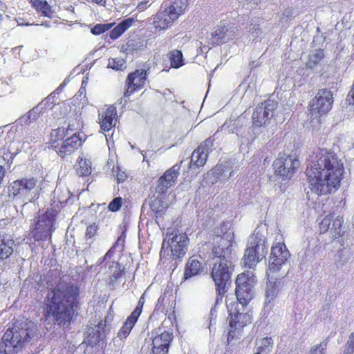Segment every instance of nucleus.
<instances>
[{
    "label": "nucleus",
    "mask_w": 354,
    "mask_h": 354,
    "mask_svg": "<svg viewBox=\"0 0 354 354\" xmlns=\"http://www.w3.org/2000/svg\"><path fill=\"white\" fill-rule=\"evenodd\" d=\"M306 174L310 188L318 195L335 192L339 187L344 164L334 152L319 149L311 156Z\"/></svg>",
    "instance_id": "1"
},
{
    "label": "nucleus",
    "mask_w": 354,
    "mask_h": 354,
    "mask_svg": "<svg viewBox=\"0 0 354 354\" xmlns=\"http://www.w3.org/2000/svg\"><path fill=\"white\" fill-rule=\"evenodd\" d=\"M78 295L77 286L61 279L48 292L44 307L45 319L53 322L59 326L68 327L75 315Z\"/></svg>",
    "instance_id": "2"
},
{
    "label": "nucleus",
    "mask_w": 354,
    "mask_h": 354,
    "mask_svg": "<svg viewBox=\"0 0 354 354\" xmlns=\"http://www.w3.org/2000/svg\"><path fill=\"white\" fill-rule=\"evenodd\" d=\"M233 241L230 234L216 236L212 248L211 277L221 292L230 282L234 271L232 263Z\"/></svg>",
    "instance_id": "3"
},
{
    "label": "nucleus",
    "mask_w": 354,
    "mask_h": 354,
    "mask_svg": "<svg viewBox=\"0 0 354 354\" xmlns=\"http://www.w3.org/2000/svg\"><path fill=\"white\" fill-rule=\"evenodd\" d=\"M39 336L37 324L31 321L15 323L7 329L0 342V354H15L26 342L37 339Z\"/></svg>",
    "instance_id": "4"
},
{
    "label": "nucleus",
    "mask_w": 354,
    "mask_h": 354,
    "mask_svg": "<svg viewBox=\"0 0 354 354\" xmlns=\"http://www.w3.org/2000/svg\"><path fill=\"white\" fill-rule=\"evenodd\" d=\"M8 194L24 207L39 198L37 180L34 178H23L12 182L8 186Z\"/></svg>",
    "instance_id": "5"
},
{
    "label": "nucleus",
    "mask_w": 354,
    "mask_h": 354,
    "mask_svg": "<svg viewBox=\"0 0 354 354\" xmlns=\"http://www.w3.org/2000/svg\"><path fill=\"white\" fill-rule=\"evenodd\" d=\"M268 248V245L265 236L255 230L248 239V247L242 259L244 266L249 268H254L265 258Z\"/></svg>",
    "instance_id": "6"
},
{
    "label": "nucleus",
    "mask_w": 354,
    "mask_h": 354,
    "mask_svg": "<svg viewBox=\"0 0 354 354\" xmlns=\"http://www.w3.org/2000/svg\"><path fill=\"white\" fill-rule=\"evenodd\" d=\"M189 0H175L169 6L165 5L153 18V24L156 30H165L184 13L188 6Z\"/></svg>",
    "instance_id": "7"
},
{
    "label": "nucleus",
    "mask_w": 354,
    "mask_h": 354,
    "mask_svg": "<svg viewBox=\"0 0 354 354\" xmlns=\"http://www.w3.org/2000/svg\"><path fill=\"white\" fill-rule=\"evenodd\" d=\"M57 213V210L55 208H51L39 216L35 227L31 232L35 241L51 239L52 232L55 229V221Z\"/></svg>",
    "instance_id": "8"
},
{
    "label": "nucleus",
    "mask_w": 354,
    "mask_h": 354,
    "mask_svg": "<svg viewBox=\"0 0 354 354\" xmlns=\"http://www.w3.org/2000/svg\"><path fill=\"white\" fill-rule=\"evenodd\" d=\"M333 101V95L330 89H319L309 104L310 118H319L327 114L332 108Z\"/></svg>",
    "instance_id": "9"
},
{
    "label": "nucleus",
    "mask_w": 354,
    "mask_h": 354,
    "mask_svg": "<svg viewBox=\"0 0 354 354\" xmlns=\"http://www.w3.org/2000/svg\"><path fill=\"white\" fill-rule=\"evenodd\" d=\"M188 243L186 234L170 232L169 229L162 242L161 252L169 249L174 259L181 258L187 251Z\"/></svg>",
    "instance_id": "10"
},
{
    "label": "nucleus",
    "mask_w": 354,
    "mask_h": 354,
    "mask_svg": "<svg viewBox=\"0 0 354 354\" xmlns=\"http://www.w3.org/2000/svg\"><path fill=\"white\" fill-rule=\"evenodd\" d=\"M255 283L254 274L248 270L239 274L236 280V296L239 303L246 306L253 298L252 288Z\"/></svg>",
    "instance_id": "11"
},
{
    "label": "nucleus",
    "mask_w": 354,
    "mask_h": 354,
    "mask_svg": "<svg viewBox=\"0 0 354 354\" xmlns=\"http://www.w3.org/2000/svg\"><path fill=\"white\" fill-rule=\"evenodd\" d=\"M290 258V253L283 242L274 243L271 248L270 256L268 261L267 275L278 272L287 264Z\"/></svg>",
    "instance_id": "12"
},
{
    "label": "nucleus",
    "mask_w": 354,
    "mask_h": 354,
    "mask_svg": "<svg viewBox=\"0 0 354 354\" xmlns=\"http://www.w3.org/2000/svg\"><path fill=\"white\" fill-rule=\"evenodd\" d=\"M277 106V102L270 99L259 104L252 114L253 125L258 127L266 126L273 118Z\"/></svg>",
    "instance_id": "13"
},
{
    "label": "nucleus",
    "mask_w": 354,
    "mask_h": 354,
    "mask_svg": "<svg viewBox=\"0 0 354 354\" xmlns=\"http://www.w3.org/2000/svg\"><path fill=\"white\" fill-rule=\"evenodd\" d=\"M299 160L294 156H281L274 160L273 167L274 174L283 180L290 179L299 167Z\"/></svg>",
    "instance_id": "14"
},
{
    "label": "nucleus",
    "mask_w": 354,
    "mask_h": 354,
    "mask_svg": "<svg viewBox=\"0 0 354 354\" xmlns=\"http://www.w3.org/2000/svg\"><path fill=\"white\" fill-rule=\"evenodd\" d=\"M82 144L80 134L75 133L71 137L56 145H52L57 153L62 158H65L74 153Z\"/></svg>",
    "instance_id": "15"
},
{
    "label": "nucleus",
    "mask_w": 354,
    "mask_h": 354,
    "mask_svg": "<svg viewBox=\"0 0 354 354\" xmlns=\"http://www.w3.org/2000/svg\"><path fill=\"white\" fill-rule=\"evenodd\" d=\"M214 139L209 138L202 142L197 149H196L192 155L189 167L193 166L196 167H203L207 159L209 152L211 151L214 145Z\"/></svg>",
    "instance_id": "16"
},
{
    "label": "nucleus",
    "mask_w": 354,
    "mask_h": 354,
    "mask_svg": "<svg viewBox=\"0 0 354 354\" xmlns=\"http://www.w3.org/2000/svg\"><path fill=\"white\" fill-rule=\"evenodd\" d=\"M147 77V71L144 69L136 70L129 74L126 80L127 88L124 93V97H129L134 91L142 88L146 82Z\"/></svg>",
    "instance_id": "17"
},
{
    "label": "nucleus",
    "mask_w": 354,
    "mask_h": 354,
    "mask_svg": "<svg viewBox=\"0 0 354 354\" xmlns=\"http://www.w3.org/2000/svg\"><path fill=\"white\" fill-rule=\"evenodd\" d=\"M226 303L229 315L230 316V326L231 328L239 329L250 323L251 318L250 315L241 312L240 309L237 308L236 306H238V304L232 302L228 304L227 301H226Z\"/></svg>",
    "instance_id": "18"
},
{
    "label": "nucleus",
    "mask_w": 354,
    "mask_h": 354,
    "mask_svg": "<svg viewBox=\"0 0 354 354\" xmlns=\"http://www.w3.org/2000/svg\"><path fill=\"white\" fill-rule=\"evenodd\" d=\"M173 338V333L169 331H164L155 336L152 339L150 354H167Z\"/></svg>",
    "instance_id": "19"
},
{
    "label": "nucleus",
    "mask_w": 354,
    "mask_h": 354,
    "mask_svg": "<svg viewBox=\"0 0 354 354\" xmlns=\"http://www.w3.org/2000/svg\"><path fill=\"white\" fill-rule=\"evenodd\" d=\"M179 169L180 166L175 165L167 170L158 180V185L156 189V192L163 194L168 188L173 186L179 175Z\"/></svg>",
    "instance_id": "20"
},
{
    "label": "nucleus",
    "mask_w": 354,
    "mask_h": 354,
    "mask_svg": "<svg viewBox=\"0 0 354 354\" xmlns=\"http://www.w3.org/2000/svg\"><path fill=\"white\" fill-rule=\"evenodd\" d=\"M210 41L213 45L227 43L236 37V28L232 26H220L216 28L211 33Z\"/></svg>",
    "instance_id": "21"
},
{
    "label": "nucleus",
    "mask_w": 354,
    "mask_h": 354,
    "mask_svg": "<svg viewBox=\"0 0 354 354\" xmlns=\"http://www.w3.org/2000/svg\"><path fill=\"white\" fill-rule=\"evenodd\" d=\"M108 259L104 261V259L100 262V269H104V273L109 274V285L113 287L122 276V270L121 266L118 261H110Z\"/></svg>",
    "instance_id": "22"
},
{
    "label": "nucleus",
    "mask_w": 354,
    "mask_h": 354,
    "mask_svg": "<svg viewBox=\"0 0 354 354\" xmlns=\"http://www.w3.org/2000/svg\"><path fill=\"white\" fill-rule=\"evenodd\" d=\"M116 114L115 107L110 106L104 113L99 115L100 124L103 131H109L112 127L115 126V122H113V119Z\"/></svg>",
    "instance_id": "23"
},
{
    "label": "nucleus",
    "mask_w": 354,
    "mask_h": 354,
    "mask_svg": "<svg viewBox=\"0 0 354 354\" xmlns=\"http://www.w3.org/2000/svg\"><path fill=\"white\" fill-rule=\"evenodd\" d=\"M15 241L8 235H0V260L8 258L14 250Z\"/></svg>",
    "instance_id": "24"
},
{
    "label": "nucleus",
    "mask_w": 354,
    "mask_h": 354,
    "mask_svg": "<svg viewBox=\"0 0 354 354\" xmlns=\"http://www.w3.org/2000/svg\"><path fill=\"white\" fill-rule=\"evenodd\" d=\"M324 58V50L319 48L312 50L308 55L307 62H306V67L307 68L313 69L316 67Z\"/></svg>",
    "instance_id": "25"
},
{
    "label": "nucleus",
    "mask_w": 354,
    "mask_h": 354,
    "mask_svg": "<svg viewBox=\"0 0 354 354\" xmlns=\"http://www.w3.org/2000/svg\"><path fill=\"white\" fill-rule=\"evenodd\" d=\"M32 6L39 12L42 15L52 18L54 12L52 10L50 6L46 1L44 0H30Z\"/></svg>",
    "instance_id": "26"
},
{
    "label": "nucleus",
    "mask_w": 354,
    "mask_h": 354,
    "mask_svg": "<svg viewBox=\"0 0 354 354\" xmlns=\"http://www.w3.org/2000/svg\"><path fill=\"white\" fill-rule=\"evenodd\" d=\"M201 269V263L199 261L195 259H190L187 262L185 272L184 279H188L193 276H195L199 273Z\"/></svg>",
    "instance_id": "27"
},
{
    "label": "nucleus",
    "mask_w": 354,
    "mask_h": 354,
    "mask_svg": "<svg viewBox=\"0 0 354 354\" xmlns=\"http://www.w3.org/2000/svg\"><path fill=\"white\" fill-rule=\"evenodd\" d=\"M133 22V19L128 18L120 22L117 26L110 32V37L112 39H116L122 35L129 27L131 26Z\"/></svg>",
    "instance_id": "28"
},
{
    "label": "nucleus",
    "mask_w": 354,
    "mask_h": 354,
    "mask_svg": "<svg viewBox=\"0 0 354 354\" xmlns=\"http://www.w3.org/2000/svg\"><path fill=\"white\" fill-rule=\"evenodd\" d=\"M136 318L133 317L131 315H129L128 318L127 319L125 323L122 326L120 330H119L118 333V337L120 339H124L127 337V336L129 335L131 329L133 328V326L135 325L136 322H137Z\"/></svg>",
    "instance_id": "29"
},
{
    "label": "nucleus",
    "mask_w": 354,
    "mask_h": 354,
    "mask_svg": "<svg viewBox=\"0 0 354 354\" xmlns=\"http://www.w3.org/2000/svg\"><path fill=\"white\" fill-rule=\"evenodd\" d=\"M257 344L258 345V348L256 353L268 354L273 348V340L271 337H266L259 339Z\"/></svg>",
    "instance_id": "30"
},
{
    "label": "nucleus",
    "mask_w": 354,
    "mask_h": 354,
    "mask_svg": "<svg viewBox=\"0 0 354 354\" xmlns=\"http://www.w3.org/2000/svg\"><path fill=\"white\" fill-rule=\"evenodd\" d=\"M333 221L332 227L330 229V233L332 237L335 239L339 237L343 232L342 224L344 223L343 218L339 216L334 218Z\"/></svg>",
    "instance_id": "31"
},
{
    "label": "nucleus",
    "mask_w": 354,
    "mask_h": 354,
    "mask_svg": "<svg viewBox=\"0 0 354 354\" xmlns=\"http://www.w3.org/2000/svg\"><path fill=\"white\" fill-rule=\"evenodd\" d=\"M80 176H88L91 173V162L88 160L80 158L76 168Z\"/></svg>",
    "instance_id": "32"
},
{
    "label": "nucleus",
    "mask_w": 354,
    "mask_h": 354,
    "mask_svg": "<svg viewBox=\"0 0 354 354\" xmlns=\"http://www.w3.org/2000/svg\"><path fill=\"white\" fill-rule=\"evenodd\" d=\"M170 64L174 68H178L183 63V53L179 50H174L170 53Z\"/></svg>",
    "instance_id": "33"
},
{
    "label": "nucleus",
    "mask_w": 354,
    "mask_h": 354,
    "mask_svg": "<svg viewBox=\"0 0 354 354\" xmlns=\"http://www.w3.org/2000/svg\"><path fill=\"white\" fill-rule=\"evenodd\" d=\"M352 253L351 250L348 248H343L342 250H338L336 254V261L337 263L339 266H343L348 262L351 257Z\"/></svg>",
    "instance_id": "34"
},
{
    "label": "nucleus",
    "mask_w": 354,
    "mask_h": 354,
    "mask_svg": "<svg viewBox=\"0 0 354 354\" xmlns=\"http://www.w3.org/2000/svg\"><path fill=\"white\" fill-rule=\"evenodd\" d=\"M53 194L54 198H56L60 204L66 203L71 196V192L68 189L62 190L61 189L55 188Z\"/></svg>",
    "instance_id": "35"
},
{
    "label": "nucleus",
    "mask_w": 354,
    "mask_h": 354,
    "mask_svg": "<svg viewBox=\"0 0 354 354\" xmlns=\"http://www.w3.org/2000/svg\"><path fill=\"white\" fill-rule=\"evenodd\" d=\"M278 288L275 285H272L271 283L268 286L266 292V301L265 306H268L276 298L278 293Z\"/></svg>",
    "instance_id": "36"
},
{
    "label": "nucleus",
    "mask_w": 354,
    "mask_h": 354,
    "mask_svg": "<svg viewBox=\"0 0 354 354\" xmlns=\"http://www.w3.org/2000/svg\"><path fill=\"white\" fill-rule=\"evenodd\" d=\"M124 241H125V236L123 234L120 235L118 238V239H117L116 242L115 243V244L109 250V251L104 255V261H106L108 259H111V257L114 254L115 248L118 247V245H120L121 247H122V249L124 248Z\"/></svg>",
    "instance_id": "37"
},
{
    "label": "nucleus",
    "mask_w": 354,
    "mask_h": 354,
    "mask_svg": "<svg viewBox=\"0 0 354 354\" xmlns=\"http://www.w3.org/2000/svg\"><path fill=\"white\" fill-rule=\"evenodd\" d=\"M335 218V214H330L327 215L323 220L319 223V230L321 233H325L330 231V225L332 221Z\"/></svg>",
    "instance_id": "38"
},
{
    "label": "nucleus",
    "mask_w": 354,
    "mask_h": 354,
    "mask_svg": "<svg viewBox=\"0 0 354 354\" xmlns=\"http://www.w3.org/2000/svg\"><path fill=\"white\" fill-rule=\"evenodd\" d=\"M150 207L154 212L156 219L165 211V207L162 205L161 201L159 200H153L150 205Z\"/></svg>",
    "instance_id": "39"
},
{
    "label": "nucleus",
    "mask_w": 354,
    "mask_h": 354,
    "mask_svg": "<svg viewBox=\"0 0 354 354\" xmlns=\"http://www.w3.org/2000/svg\"><path fill=\"white\" fill-rule=\"evenodd\" d=\"M66 135L64 128H58L50 133V141L52 145H56L59 140L63 139Z\"/></svg>",
    "instance_id": "40"
},
{
    "label": "nucleus",
    "mask_w": 354,
    "mask_h": 354,
    "mask_svg": "<svg viewBox=\"0 0 354 354\" xmlns=\"http://www.w3.org/2000/svg\"><path fill=\"white\" fill-rule=\"evenodd\" d=\"M108 66L114 70H123L125 68V61L121 57L113 58L109 60Z\"/></svg>",
    "instance_id": "41"
},
{
    "label": "nucleus",
    "mask_w": 354,
    "mask_h": 354,
    "mask_svg": "<svg viewBox=\"0 0 354 354\" xmlns=\"http://www.w3.org/2000/svg\"><path fill=\"white\" fill-rule=\"evenodd\" d=\"M113 24H97L94 26L91 32L93 35H99L111 29Z\"/></svg>",
    "instance_id": "42"
},
{
    "label": "nucleus",
    "mask_w": 354,
    "mask_h": 354,
    "mask_svg": "<svg viewBox=\"0 0 354 354\" xmlns=\"http://www.w3.org/2000/svg\"><path fill=\"white\" fill-rule=\"evenodd\" d=\"M327 348V343L322 342L319 344L315 345L311 347L309 351V354H324Z\"/></svg>",
    "instance_id": "43"
},
{
    "label": "nucleus",
    "mask_w": 354,
    "mask_h": 354,
    "mask_svg": "<svg viewBox=\"0 0 354 354\" xmlns=\"http://www.w3.org/2000/svg\"><path fill=\"white\" fill-rule=\"evenodd\" d=\"M344 354H354V332L351 334L346 343Z\"/></svg>",
    "instance_id": "44"
},
{
    "label": "nucleus",
    "mask_w": 354,
    "mask_h": 354,
    "mask_svg": "<svg viewBox=\"0 0 354 354\" xmlns=\"http://www.w3.org/2000/svg\"><path fill=\"white\" fill-rule=\"evenodd\" d=\"M122 198L116 197L109 204L108 208L111 212L119 210L122 206Z\"/></svg>",
    "instance_id": "45"
},
{
    "label": "nucleus",
    "mask_w": 354,
    "mask_h": 354,
    "mask_svg": "<svg viewBox=\"0 0 354 354\" xmlns=\"http://www.w3.org/2000/svg\"><path fill=\"white\" fill-rule=\"evenodd\" d=\"M43 109V103L41 102L37 106H35L28 113V115H30L31 120L32 121L35 120L39 115V113L41 112V109Z\"/></svg>",
    "instance_id": "46"
},
{
    "label": "nucleus",
    "mask_w": 354,
    "mask_h": 354,
    "mask_svg": "<svg viewBox=\"0 0 354 354\" xmlns=\"http://www.w3.org/2000/svg\"><path fill=\"white\" fill-rule=\"evenodd\" d=\"M113 172L116 176L118 183H121L127 178V175L126 174L125 171H122L119 167L113 168Z\"/></svg>",
    "instance_id": "47"
},
{
    "label": "nucleus",
    "mask_w": 354,
    "mask_h": 354,
    "mask_svg": "<svg viewBox=\"0 0 354 354\" xmlns=\"http://www.w3.org/2000/svg\"><path fill=\"white\" fill-rule=\"evenodd\" d=\"M144 303H145V300H144V297L142 296L139 301H138V305L136 306V308H135V310L131 313V314L130 315L133 316V317L138 319V317L140 316L141 312H142V308H143V305H144Z\"/></svg>",
    "instance_id": "48"
},
{
    "label": "nucleus",
    "mask_w": 354,
    "mask_h": 354,
    "mask_svg": "<svg viewBox=\"0 0 354 354\" xmlns=\"http://www.w3.org/2000/svg\"><path fill=\"white\" fill-rule=\"evenodd\" d=\"M97 230V226L95 223L90 225L86 228V237H88L89 239L93 237L94 235L96 234Z\"/></svg>",
    "instance_id": "49"
},
{
    "label": "nucleus",
    "mask_w": 354,
    "mask_h": 354,
    "mask_svg": "<svg viewBox=\"0 0 354 354\" xmlns=\"http://www.w3.org/2000/svg\"><path fill=\"white\" fill-rule=\"evenodd\" d=\"M216 290L217 296H216V298L215 300V305H214L215 307H216V306L218 304L222 302L223 298L225 292H227V288H225V287L223 288V292L221 291V292H220L218 290V287H216Z\"/></svg>",
    "instance_id": "50"
},
{
    "label": "nucleus",
    "mask_w": 354,
    "mask_h": 354,
    "mask_svg": "<svg viewBox=\"0 0 354 354\" xmlns=\"http://www.w3.org/2000/svg\"><path fill=\"white\" fill-rule=\"evenodd\" d=\"M80 127V124L79 121L75 120V121L68 124V127L65 131L66 132V133H68L69 131L73 132L75 130L79 129Z\"/></svg>",
    "instance_id": "51"
},
{
    "label": "nucleus",
    "mask_w": 354,
    "mask_h": 354,
    "mask_svg": "<svg viewBox=\"0 0 354 354\" xmlns=\"http://www.w3.org/2000/svg\"><path fill=\"white\" fill-rule=\"evenodd\" d=\"M250 31L254 38H257L262 32L259 24H254Z\"/></svg>",
    "instance_id": "52"
},
{
    "label": "nucleus",
    "mask_w": 354,
    "mask_h": 354,
    "mask_svg": "<svg viewBox=\"0 0 354 354\" xmlns=\"http://www.w3.org/2000/svg\"><path fill=\"white\" fill-rule=\"evenodd\" d=\"M293 15L294 10L292 8H286L282 13V16L283 17H286L287 19L293 17Z\"/></svg>",
    "instance_id": "53"
},
{
    "label": "nucleus",
    "mask_w": 354,
    "mask_h": 354,
    "mask_svg": "<svg viewBox=\"0 0 354 354\" xmlns=\"http://www.w3.org/2000/svg\"><path fill=\"white\" fill-rule=\"evenodd\" d=\"M19 120L21 124H29L32 122L31 118L30 117V115H28V113L21 117Z\"/></svg>",
    "instance_id": "54"
},
{
    "label": "nucleus",
    "mask_w": 354,
    "mask_h": 354,
    "mask_svg": "<svg viewBox=\"0 0 354 354\" xmlns=\"http://www.w3.org/2000/svg\"><path fill=\"white\" fill-rule=\"evenodd\" d=\"M348 96L350 97L351 103L354 105V82Z\"/></svg>",
    "instance_id": "55"
},
{
    "label": "nucleus",
    "mask_w": 354,
    "mask_h": 354,
    "mask_svg": "<svg viewBox=\"0 0 354 354\" xmlns=\"http://www.w3.org/2000/svg\"><path fill=\"white\" fill-rule=\"evenodd\" d=\"M92 2L95 3L96 4L100 6H105L106 1L105 0H91Z\"/></svg>",
    "instance_id": "56"
},
{
    "label": "nucleus",
    "mask_w": 354,
    "mask_h": 354,
    "mask_svg": "<svg viewBox=\"0 0 354 354\" xmlns=\"http://www.w3.org/2000/svg\"><path fill=\"white\" fill-rule=\"evenodd\" d=\"M261 0H250V3H252L254 5L257 6L261 3Z\"/></svg>",
    "instance_id": "57"
},
{
    "label": "nucleus",
    "mask_w": 354,
    "mask_h": 354,
    "mask_svg": "<svg viewBox=\"0 0 354 354\" xmlns=\"http://www.w3.org/2000/svg\"><path fill=\"white\" fill-rule=\"evenodd\" d=\"M41 26H44L47 27V28L50 26L49 22H48V21L42 22L41 24Z\"/></svg>",
    "instance_id": "58"
},
{
    "label": "nucleus",
    "mask_w": 354,
    "mask_h": 354,
    "mask_svg": "<svg viewBox=\"0 0 354 354\" xmlns=\"http://www.w3.org/2000/svg\"><path fill=\"white\" fill-rule=\"evenodd\" d=\"M215 308H216V307L214 306V308H212V309L211 310V311H210V314H211V315H212V316H213V315H214V312L216 311V310H215Z\"/></svg>",
    "instance_id": "59"
},
{
    "label": "nucleus",
    "mask_w": 354,
    "mask_h": 354,
    "mask_svg": "<svg viewBox=\"0 0 354 354\" xmlns=\"http://www.w3.org/2000/svg\"><path fill=\"white\" fill-rule=\"evenodd\" d=\"M3 142L1 138L0 137V150L1 149V147H3Z\"/></svg>",
    "instance_id": "60"
},
{
    "label": "nucleus",
    "mask_w": 354,
    "mask_h": 354,
    "mask_svg": "<svg viewBox=\"0 0 354 354\" xmlns=\"http://www.w3.org/2000/svg\"><path fill=\"white\" fill-rule=\"evenodd\" d=\"M66 80H64V82L60 85V86H59V87H63V86H64L66 85Z\"/></svg>",
    "instance_id": "61"
},
{
    "label": "nucleus",
    "mask_w": 354,
    "mask_h": 354,
    "mask_svg": "<svg viewBox=\"0 0 354 354\" xmlns=\"http://www.w3.org/2000/svg\"><path fill=\"white\" fill-rule=\"evenodd\" d=\"M2 17H3V15H2V14L0 13V21H1Z\"/></svg>",
    "instance_id": "62"
},
{
    "label": "nucleus",
    "mask_w": 354,
    "mask_h": 354,
    "mask_svg": "<svg viewBox=\"0 0 354 354\" xmlns=\"http://www.w3.org/2000/svg\"><path fill=\"white\" fill-rule=\"evenodd\" d=\"M254 354H260V353H255Z\"/></svg>",
    "instance_id": "63"
}]
</instances>
